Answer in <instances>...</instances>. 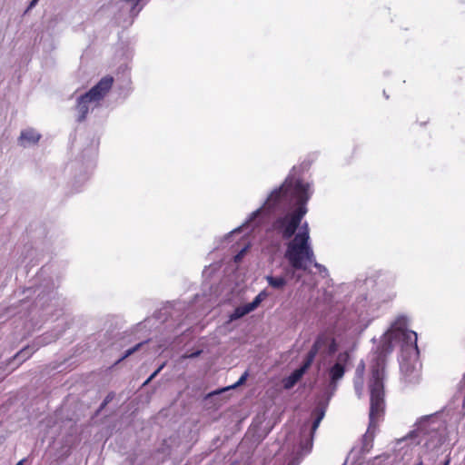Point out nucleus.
I'll list each match as a JSON object with an SVG mask.
<instances>
[{
  "label": "nucleus",
  "mask_w": 465,
  "mask_h": 465,
  "mask_svg": "<svg viewBox=\"0 0 465 465\" xmlns=\"http://www.w3.org/2000/svg\"><path fill=\"white\" fill-rule=\"evenodd\" d=\"M338 346L335 339L331 335L322 332L317 335L304 359L312 364L318 353L332 355L336 352Z\"/></svg>",
  "instance_id": "obj_13"
},
{
  "label": "nucleus",
  "mask_w": 465,
  "mask_h": 465,
  "mask_svg": "<svg viewBox=\"0 0 465 465\" xmlns=\"http://www.w3.org/2000/svg\"><path fill=\"white\" fill-rule=\"evenodd\" d=\"M311 363L307 361L305 359L303 360L302 365L294 370L291 375H289L284 380V388L285 389H291L292 388L304 375V373L307 371V370L311 367Z\"/></svg>",
  "instance_id": "obj_16"
},
{
  "label": "nucleus",
  "mask_w": 465,
  "mask_h": 465,
  "mask_svg": "<svg viewBox=\"0 0 465 465\" xmlns=\"http://www.w3.org/2000/svg\"><path fill=\"white\" fill-rule=\"evenodd\" d=\"M416 437L418 444L422 445L427 451H438L445 441L444 427L435 414L424 416L416 423Z\"/></svg>",
  "instance_id": "obj_6"
},
{
  "label": "nucleus",
  "mask_w": 465,
  "mask_h": 465,
  "mask_svg": "<svg viewBox=\"0 0 465 465\" xmlns=\"http://www.w3.org/2000/svg\"><path fill=\"white\" fill-rule=\"evenodd\" d=\"M148 342V340L147 341H142V342H139L137 343L136 345H134V347L128 349L125 351V352L124 353V355L117 361V362H120L122 361L123 360H124L125 358L129 357L130 355L134 354L135 351H137L138 350H140L145 343Z\"/></svg>",
  "instance_id": "obj_21"
},
{
  "label": "nucleus",
  "mask_w": 465,
  "mask_h": 465,
  "mask_svg": "<svg viewBox=\"0 0 465 465\" xmlns=\"http://www.w3.org/2000/svg\"><path fill=\"white\" fill-rule=\"evenodd\" d=\"M299 228L300 230L298 232H295L294 237L287 242L284 257L292 256L293 260H298L300 254H303L306 257L312 256L308 223H301Z\"/></svg>",
  "instance_id": "obj_10"
},
{
  "label": "nucleus",
  "mask_w": 465,
  "mask_h": 465,
  "mask_svg": "<svg viewBox=\"0 0 465 465\" xmlns=\"http://www.w3.org/2000/svg\"><path fill=\"white\" fill-rule=\"evenodd\" d=\"M114 397V394L113 392H110L106 397L105 399L104 400V401L102 402L101 406H100V410L101 409H104Z\"/></svg>",
  "instance_id": "obj_24"
},
{
  "label": "nucleus",
  "mask_w": 465,
  "mask_h": 465,
  "mask_svg": "<svg viewBox=\"0 0 465 465\" xmlns=\"http://www.w3.org/2000/svg\"><path fill=\"white\" fill-rule=\"evenodd\" d=\"M374 284L375 280L373 277L358 278L355 281V288L358 290L360 295V301L357 302L355 311L359 316H361L367 312L368 301L366 291L372 288Z\"/></svg>",
  "instance_id": "obj_14"
},
{
  "label": "nucleus",
  "mask_w": 465,
  "mask_h": 465,
  "mask_svg": "<svg viewBox=\"0 0 465 465\" xmlns=\"http://www.w3.org/2000/svg\"><path fill=\"white\" fill-rule=\"evenodd\" d=\"M202 353V351L198 350V351H195L190 354H185L183 356V358H190V359H193V358H196L198 357L200 354Z\"/></svg>",
  "instance_id": "obj_25"
},
{
  "label": "nucleus",
  "mask_w": 465,
  "mask_h": 465,
  "mask_svg": "<svg viewBox=\"0 0 465 465\" xmlns=\"http://www.w3.org/2000/svg\"><path fill=\"white\" fill-rule=\"evenodd\" d=\"M163 365H161L156 371H154L150 376L149 378L143 382V385H147L149 382H151V381L153 379H154L157 374L162 371Z\"/></svg>",
  "instance_id": "obj_23"
},
{
  "label": "nucleus",
  "mask_w": 465,
  "mask_h": 465,
  "mask_svg": "<svg viewBox=\"0 0 465 465\" xmlns=\"http://www.w3.org/2000/svg\"><path fill=\"white\" fill-rule=\"evenodd\" d=\"M25 459L21 460L20 461H18V462L16 463V465H23V464H24V462H25Z\"/></svg>",
  "instance_id": "obj_32"
},
{
  "label": "nucleus",
  "mask_w": 465,
  "mask_h": 465,
  "mask_svg": "<svg viewBox=\"0 0 465 465\" xmlns=\"http://www.w3.org/2000/svg\"><path fill=\"white\" fill-rule=\"evenodd\" d=\"M143 0H112L111 12L123 27L130 26L144 7Z\"/></svg>",
  "instance_id": "obj_8"
},
{
  "label": "nucleus",
  "mask_w": 465,
  "mask_h": 465,
  "mask_svg": "<svg viewBox=\"0 0 465 465\" xmlns=\"http://www.w3.org/2000/svg\"><path fill=\"white\" fill-rule=\"evenodd\" d=\"M34 352V349L31 347H26L21 350L19 352L15 354V358L18 360H25L26 358H29L30 355Z\"/></svg>",
  "instance_id": "obj_22"
},
{
  "label": "nucleus",
  "mask_w": 465,
  "mask_h": 465,
  "mask_svg": "<svg viewBox=\"0 0 465 465\" xmlns=\"http://www.w3.org/2000/svg\"><path fill=\"white\" fill-rule=\"evenodd\" d=\"M38 1L39 0H31L26 11H28V10L32 9L33 7H35L36 5V4L38 3Z\"/></svg>",
  "instance_id": "obj_28"
},
{
  "label": "nucleus",
  "mask_w": 465,
  "mask_h": 465,
  "mask_svg": "<svg viewBox=\"0 0 465 465\" xmlns=\"http://www.w3.org/2000/svg\"><path fill=\"white\" fill-rule=\"evenodd\" d=\"M364 363L361 361V363L357 366L354 377V390L358 396V398H361L363 395V372H364Z\"/></svg>",
  "instance_id": "obj_18"
},
{
  "label": "nucleus",
  "mask_w": 465,
  "mask_h": 465,
  "mask_svg": "<svg viewBox=\"0 0 465 465\" xmlns=\"http://www.w3.org/2000/svg\"><path fill=\"white\" fill-rule=\"evenodd\" d=\"M59 286L58 279L47 275V269L43 267L37 273L34 283L24 291L26 298L35 295L32 312L38 313L42 318L63 313L66 302L58 295L56 289Z\"/></svg>",
  "instance_id": "obj_3"
},
{
  "label": "nucleus",
  "mask_w": 465,
  "mask_h": 465,
  "mask_svg": "<svg viewBox=\"0 0 465 465\" xmlns=\"http://www.w3.org/2000/svg\"><path fill=\"white\" fill-rule=\"evenodd\" d=\"M309 430V425L307 423L303 424L301 429V433L305 434L307 430Z\"/></svg>",
  "instance_id": "obj_29"
},
{
  "label": "nucleus",
  "mask_w": 465,
  "mask_h": 465,
  "mask_svg": "<svg viewBox=\"0 0 465 465\" xmlns=\"http://www.w3.org/2000/svg\"><path fill=\"white\" fill-rule=\"evenodd\" d=\"M246 249L243 248L242 250H241L235 256H234V261L237 262H240L245 252Z\"/></svg>",
  "instance_id": "obj_26"
},
{
  "label": "nucleus",
  "mask_w": 465,
  "mask_h": 465,
  "mask_svg": "<svg viewBox=\"0 0 465 465\" xmlns=\"http://www.w3.org/2000/svg\"><path fill=\"white\" fill-rule=\"evenodd\" d=\"M96 154V147L94 145L89 146L84 150L79 158L68 164L67 169L70 172H74V185H75V192L80 191L81 187L89 179L95 165Z\"/></svg>",
  "instance_id": "obj_7"
},
{
  "label": "nucleus",
  "mask_w": 465,
  "mask_h": 465,
  "mask_svg": "<svg viewBox=\"0 0 465 465\" xmlns=\"http://www.w3.org/2000/svg\"><path fill=\"white\" fill-rule=\"evenodd\" d=\"M415 465H423V463H422V461H420V462H418V463H417V464H415Z\"/></svg>",
  "instance_id": "obj_34"
},
{
  "label": "nucleus",
  "mask_w": 465,
  "mask_h": 465,
  "mask_svg": "<svg viewBox=\"0 0 465 465\" xmlns=\"http://www.w3.org/2000/svg\"><path fill=\"white\" fill-rule=\"evenodd\" d=\"M186 308L187 306L184 302H168L155 312L153 317L164 324V329L168 331H175L183 322Z\"/></svg>",
  "instance_id": "obj_9"
},
{
  "label": "nucleus",
  "mask_w": 465,
  "mask_h": 465,
  "mask_svg": "<svg viewBox=\"0 0 465 465\" xmlns=\"http://www.w3.org/2000/svg\"><path fill=\"white\" fill-rule=\"evenodd\" d=\"M450 457H448V458L445 460V461L443 462V464H442V465H450Z\"/></svg>",
  "instance_id": "obj_31"
},
{
  "label": "nucleus",
  "mask_w": 465,
  "mask_h": 465,
  "mask_svg": "<svg viewBox=\"0 0 465 465\" xmlns=\"http://www.w3.org/2000/svg\"><path fill=\"white\" fill-rule=\"evenodd\" d=\"M299 463H300V460H293L292 461H291V462L289 463V465H298Z\"/></svg>",
  "instance_id": "obj_30"
},
{
  "label": "nucleus",
  "mask_w": 465,
  "mask_h": 465,
  "mask_svg": "<svg viewBox=\"0 0 465 465\" xmlns=\"http://www.w3.org/2000/svg\"><path fill=\"white\" fill-rule=\"evenodd\" d=\"M248 376H249V372H248L247 371H245L242 374V376L239 378V380H238V381H237L233 385H232V386H230V387H227V388H225V389H223V390H221V391H213V392H211V393H208V394H207V396H206V398H210V397H212V396H213V395H217V394H219V393H220L221 391H226V390H229V389H235V388H237V387H239V386L242 385V384L246 381V380H247Z\"/></svg>",
  "instance_id": "obj_20"
},
{
  "label": "nucleus",
  "mask_w": 465,
  "mask_h": 465,
  "mask_svg": "<svg viewBox=\"0 0 465 465\" xmlns=\"http://www.w3.org/2000/svg\"><path fill=\"white\" fill-rule=\"evenodd\" d=\"M395 292L393 291H390L387 295H386V298L383 299V302H390L391 301L394 297H395Z\"/></svg>",
  "instance_id": "obj_27"
},
{
  "label": "nucleus",
  "mask_w": 465,
  "mask_h": 465,
  "mask_svg": "<svg viewBox=\"0 0 465 465\" xmlns=\"http://www.w3.org/2000/svg\"><path fill=\"white\" fill-rule=\"evenodd\" d=\"M409 318L399 314L391 323L390 329L383 334L381 345L377 348L376 355L371 366V377L368 382L370 393L369 428L367 433L374 430L385 409L384 378L385 358L394 347L401 349L417 345V333L409 328Z\"/></svg>",
  "instance_id": "obj_2"
},
{
  "label": "nucleus",
  "mask_w": 465,
  "mask_h": 465,
  "mask_svg": "<svg viewBox=\"0 0 465 465\" xmlns=\"http://www.w3.org/2000/svg\"><path fill=\"white\" fill-rule=\"evenodd\" d=\"M306 168L305 163L293 166L284 182L270 193L263 204L252 212L242 226L226 235V238L241 232L242 227L258 226L263 214H274L267 232L282 241H291L308 212L307 203L313 193L312 184L302 177Z\"/></svg>",
  "instance_id": "obj_1"
},
{
  "label": "nucleus",
  "mask_w": 465,
  "mask_h": 465,
  "mask_svg": "<svg viewBox=\"0 0 465 465\" xmlns=\"http://www.w3.org/2000/svg\"><path fill=\"white\" fill-rule=\"evenodd\" d=\"M268 296L269 292H267V290L264 289L261 291L255 296L252 302L236 307L230 315V321H236L247 315L248 313L253 312Z\"/></svg>",
  "instance_id": "obj_15"
},
{
  "label": "nucleus",
  "mask_w": 465,
  "mask_h": 465,
  "mask_svg": "<svg viewBox=\"0 0 465 465\" xmlns=\"http://www.w3.org/2000/svg\"><path fill=\"white\" fill-rule=\"evenodd\" d=\"M41 134L33 128H27L21 132L18 138L19 144L23 147H28L38 143Z\"/></svg>",
  "instance_id": "obj_17"
},
{
  "label": "nucleus",
  "mask_w": 465,
  "mask_h": 465,
  "mask_svg": "<svg viewBox=\"0 0 465 465\" xmlns=\"http://www.w3.org/2000/svg\"><path fill=\"white\" fill-rule=\"evenodd\" d=\"M113 83L114 78L105 75L89 91L75 98L74 111L76 113L75 119L78 123L84 122L90 112L100 106L101 102L111 90Z\"/></svg>",
  "instance_id": "obj_5"
},
{
  "label": "nucleus",
  "mask_w": 465,
  "mask_h": 465,
  "mask_svg": "<svg viewBox=\"0 0 465 465\" xmlns=\"http://www.w3.org/2000/svg\"><path fill=\"white\" fill-rule=\"evenodd\" d=\"M264 278L268 285L277 291L283 290L287 285V278L283 275L268 274Z\"/></svg>",
  "instance_id": "obj_19"
},
{
  "label": "nucleus",
  "mask_w": 465,
  "mask_h": 465,
  "mask_svg": "<svg viewBox=\"0 0 465 465\" xmlns=\"http://www.w3.org/2000/svg\"><path fill=\"white\" fill-rule=\"evenodd\" d=\"M420 351L418 345L401 349L400 370L404 381L415 383L420 379Z\"/></svg>",
  "instance_id": "obj_11"
},
{
  "label": "nucleus",
  "mask_w": 465,
  "mask_h": 465,
  "mask_svg": "<svg viewBox=\"0 0 465 465\" xmlns=\"http://www.w3.org/2000/svg\"><path fill=\"white\" fill-rule=\"evenodd\" d=\"M127 84H131V80H130V77L128 76L127 78Z\"/></svg>",
  "instance_id": "obj_33"
},
{
  "label": "nucleus",
  "mask_w": 465,
  "mask_h": 465,
  "mask_svg": "<svg viewBox=\"0 0 465 465\" xmlns=\"http://www.w3.org/2000/svg\"><path fill=\"white\" fill-rule=\"evenodd\" d=\"M285 258L291 266V269H285L286 275L291 274V277L295 278L296 281H299L302 276L300 274H296L295 271L301 270L303 272H309L311 265H313L317 269L322 277L325 278L329 275L327 268L324 265L317 262L313 251L312 257H306L303 254H300L298 260H293L292 256Z\"/></svg>",
  "instance_id": "obj_12"
},
{
  "label": "nucleus",
  "mask_w": 465,
  "mask_h": 465,
  "mask_svg": "<svg viewBox=\"0 0 465 465\" xmlns=\"http://www.w3.org/2000/svg\"><path fill=\"white\" fill-rule=\"evenodd\" d=\"M350 361V354L348 351L340 352L337 356L335 363L328 369V390L331 391L328 400L325 402H319L318 405L312 411L313 421L310 428L308 438L301 442V450L302 455L308 454L312 448L313 436L318 429L322 420L325 416L328 406V401L337 388V382L343 377L345 368Z\"/></svg>",
  "instance_id": "obj_4"
}]
</instances>
